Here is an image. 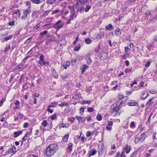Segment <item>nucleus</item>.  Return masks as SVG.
<instances>
[{
  "label": "nucleus",
  "mask_w": 157,
  "mask_h": 157,
  "mask_svg": "<svg viewBox=\"0 0 157 157\" xmlns=\"http://www.w3.org/2000/svg\"><path fill=\"white\" fill-rule=\"evenodd\" d=\"M58 149V146L57 144H52L47 148L45 153L47 155L51 156L55 154Z\"/></svg>",
  "instance_id": "1"
},
{
  "label": "nucleus",
  "mask_w": 157,
  "mask_h": 157,
  "mask_svg": "<svg viewBox=\"0 0 157 157\" xmlns=\"http://www.w3.org/2000/svg\"><path fill=\"white\" fill-rule=\"evenodd\" d=\"M145 139V135L144 133H143L139 137H136V136L134 141L136 144H137L139 142H142L144 141Z\"/></svg>",
  "instance_id": "2"
},
{
  "label": "nucleus",
  "mask_w": 157,
  "mask_h": 157,
  "mask_svg": "<svg viewBox=\"0 0 157 157\" xmlns=\"http://www.w3.org/2000/svg\"><path fill=\"white\" fill-rule=\"evenodd\" d=\"M61 20L58 21L54 25V27L57 29H59L62 27L63 24L61 23Z\"/></svg>",
  "instance_id": "3"
},
{
  "label": "nucleus",
  "mask_w": 157,
  "mask_h": 157,
  "mask_svg": "<svg viewBox=\"0 0 157 157\" xmlns=\"http://www.w3.org/2000/svg\"><path fill=\"white\" fill-rule=\"evenodd\" d=\"M120 109V107L119 104L117 105V104H114L113 105V108L112 107V112L113 113L114 112H118Z\"/></svg>",
  "instance_id": "4"
},
{
  "label": "nucleus",
  "mask_w": 157,
  "mask_h": 157,
  "mask_svg": "<svg viewBox=\"0 0 157 157\" xmlns=\"http://www.w3.org/2000/svg\"><path fill=\"white\" fill-rule=\"evenodd\" d=\"M29 13V12L28 10H24L22 16L21 17V19L24 20H25Z\"/></svg>",
  "instance_id": "5"
},
{
  "label": "nucleus",
  "mask_w": 157,
  "mask_h": 157,
  "mask_svg": "<svg viewBox=\"0 0 157 157\" xmlns=\"http://www.w3.org/2000/svg\"><path fill=\"white\" fill-rule=\"evenodd\" d=\"M76 118L78 121L79 123H83L84 122L86 119V117H83L78 116H76Z\"/></svg>",
  "instance_id": "6"
},
{
  "label": "nucleus",
  "mask_w": 157,
  "mask_h": 157,
  "mask_svg": "<svg viewBox=\"0 0 157 157\" xmlns=\"http://www.w3.org/2000/svg\"><path fill=\"white\" fill-rule=\"evenodd\" d=\"M128 105L129 106H138V103L135 100H132L130 102L128 103Z\"/></svg>",
  "instance_id": "7"
},
{
  "label": "nucleus",
  "mask_w": 157,
  "mask_h": 157,
  "mask_svg": "<svg viewBox=\"0 0 157 157\" xmlns=\"http://www.w3.org/2000/svg\"><path fill=\"white\" fill-rule=\"evenodd\" d=\"M85 59L86 60L88 64H90L91 63L92 60L90 55H87L85 57Z\"/></svg>",
  "instance_id": "8"
},
{
  "label": "nucleus",
  "mask_w": 157,
  "mask_h": 157,
  "mask_svg": "<svg viewBox=\"0 0 157 157\" xmlns=\"http://www.w3.org/2000/svg\"><path fill=\"white\" fill-rule=\"evenodd\" d=\"M123 149L125 150L126 153H128L131 150V147L129 146L127 144L125 146Z\"/></svg>",
  "instance_id": "9"
},
{
  "label": "nucleus",
  "mask_w": 157,
  "mask_h": 157,
  "mask_svg": "<svg viewBox=\"0 0 157 157\" xmlns=\"http://www.w3.org/2000/svg\"><path fill=\"white\" fill-rule=\"evenodd\" d=\"M22 133V132L21 131L15 132L13 133L14 137L15 138H17L18 136L21 135Z\"/></svg>",
  "instance_id": "10"
},
{
  "label": "nucleus",
  "mask_w": 157,
  "mask_h": 157,
  "mask_svg": "<svg viewBox=\"0 0 157 157\" xmlns=\"http://www.w3.org/2000/svg\"><path fill=\"white\" fill-rule=\"evenodd\" d=\"M39 56L40 61H39L38 63L40 64H41V62L44 61V55L41 53L39 54Z\"/></svg>",
  "instance_id": "11"
},
{
  "label": "nucleus",
  "mask_w": 157,
  "mask_h": 157,
  "mask_svg": "<svg viewBox=\"0 0 157 157\" xmlns=\"http://www.w3.org/2000/svg\"><path fill=\"white\" fill-rule=\"evenodd\" d=\"M146 92L145 91H143L140 96V98L141 100L145 99L146 98Z\"/></svg>",
  "instance_id": "12"
},
{
  "label": "nucleus",
  "mask_w": 157,
  "mask_h": 157,
  "mask_svg": "<svg viewBox=\"0 0 157 157\" xmlns=\"http://www.w3.org/2000/svg\"><path fill=\"white\" fill-rule=\"evenodd\" d=\"M31 1L33 3L39 4L44 2L45 0H31Z\"/></svg>",
  "instance_id": "13"
},
{
  "label": "nucleus",
  "mask_w": 157,
  "mask_h": 157,
  "mask_svg": "<svg viewBox=\"0 0 157 157\" xmlns=\"http://www.w3.org/2000/svg\"><path fill=\"white\" fill-rule=\"evenodd\" d=\"M114 29V27L111 24H109L108 25L105 27V29L107 30L110 31Z\"/></svg>",
  "instance_id": "14"
},
{
  "label": "nucleus",
  "mask_w": 157,
  "mask_h": 157,
  "mask_svg": "<svg viewBox=\"0 0 157 157\" xmlns=\"http://www.w3.org/2000/svg\"><path fill=\"white\" fill-rule=\"evenodd\" d=\"M8 151L9 152H12L14 153L16 152V147L14 146H12L9 149Z\"/></svg>",
  "instance_id": "15"
},
{
  "label": "nucleus",
  "mask_w": 157,
  "mask_h": 157,
  "mask_svg": "<svg viewBox=\"0 0 157 157\" xmlns=\"http://www.w3.org/2000/svg\"><path fill=\"white\" fill-rule=\"evenodd\" d=\"M154 99V98L153 97L152 98L150 99L147 102L146 104V105H147V106H149L150 105H151V103H153V101Z\"/></svg>",
  "instance_id": "16"
},
{
  "label": "nucleus",
  "mask_w": 157,
  "mask_h": 157,
  "mask_svg": "<svg viewBox=\"0 0 157 157\" xmlns=\"http://www.w3.org/2000/svg\"><path fill=\"white\" fill-rule=\"evenodd\" d=\"M115 33L117 36H120L121 33V32L119 28H117L115 31Z\"/></svg>",
  "instance_id": "17"
},
{
  "label": "nucleus",
  "mask_w": 157,
  "mask_h": 157,
  "mask_svg": "<svg viewBox=\"0 0 157 157\" xmlns=\"http://www.w3.org/2000/svg\"><path fill=\"white\" fill-rule=\"evenodd\" d=\"M86 109V106H84L81 107L80 108V112L79 113L81 115H82L84 112V110Z\"/></svg>",
  "instance_id": "18"
},
{
  "label": "nucleus",
  "mask_w": 157,
  "mask_h": 157,
  "mask_svg": "<svg viewBox=\"0 0 157 157\" xmlns=\"http://www.w3.org/2000/svg\"><path fill=\"white\" fill-rule=\"evenodd\" d=\"M88 67L89 66H88L86 65H83V67H82V73H83L84 72L86 69H88Z\"/></svg>",
  "instance_id": "19"
},
{
  "label": "nucleus",
  "mask_w": 157,
  "mask_h": 157,
  "mask_svg": "<svg viewBox=\"0 0 157 157\" xmlns=\"http://www.w3.org/2000/svg\"><path fill=\"white\" fill-rule=\"evenodd\" d=\"M97 153V151L95 150H91L90 152V153L89 155V156H93L95 155Z\"/></svg>",
  "instance_id": "20"
},
{
  "label": "nucleus",
  "mask_w": 157,
  "mask_h": 157,
  "mask_svg": "<svg viewBox=\"0 0 157 157\" xmlns=\"http://www.w3.org/2000/svg\"><path fill=\"white\" fill-rule=\"evenodd\" d=\"M48 31H44L43 32H41L40 33V37L42 38L46 34L48 33Z\"/></svg>",
  "instance_id": "21"
},
{
  "label": "nucleus",
  "mask_w": 157,
  "mask_h": 157,
  "mask_svg": "<svg viewBox=\"0 0 157 157\" xmlns=\"http://www.w3.org/2000/svg\"><path fill=\"white\" fill-rule=\"evenodd\" d=\"M85 41L87 44H90L91 43L92 40L90 38H88L85 39Z\"/></svg>",
  "instance_id": "22"
},
{
  "label": "nucleus",
  "mask_w": 157,
  "mask_h": 157,
  "mask_svg": "<svg viewBox=\"0 0 157 157\" xmlns=\"http://www.w3.org/2000/svg\"><path fill=\"white\" fill-rule=\"evenodd\" d=\"M69 135L68 134H67L66 135L64 136L63 138V141L64 142H66L69 137Z\"/></svg>",
  "instance_id": "23"
},
{
  "label": "nucleus",
  "mask_w": 157,
  "mask_h": 157,
  "mask_svg": "<svg viewBox=\"0 0 157 157\" xmlns=\"http://www.w3.org/2000/svg\"><path fill=\"white\" fill-rule=\"evenodd\" d=\"M96 118L98 121H101L102 119V116L99 113L97 115Z\"/></svg>",
  "instance_id": "24"
},
{
  "label": "nucleus",
  "mask_w": 157,
  "mask_h": 157,
  "mask_svg": "<svg viewBox=\"0 0 157 157\" xmlns=\"http://www.w3.org/2000/svg\"><path fill=\"white\" fill-rule=\"evenodd\" d=\"M80 48H81V45L79 44L78 45H76L75 47V48L74 49V50L75 51H78L80 49Z\"/></svg>",
  "instance_id": "25"
},
{
  "label": "nucleus",
  "mask_w": 157,
  "mask_h": 157,
  "mask_svg": "<svg viewBox=\"0 0 157 157\" xmlns=\"http://www.w3.org/2000/svg\"><path fill=\"white\" fill-rule=\"evenodd\" d=\"M73 146V144L71 143H69L68 144V148L69 150L71 151L72 150V147Z\"/></svg>",
  "instance_id": "26"
},
{
  "label": "nucleus",
  "mask_w": 157,
  "mask_h": 157,
  "mask_svg": "<svg viewBox=\"0 0 157 157\" xmlns=\"http://www.w3.org/2000/svg\"><path fill=\"white\" fill-rule=\"evenodd\" d=\"M58 105L59 106H67L69 105V104L67 102H64L59 104Z\"/></svg>",
  "instance_id": "27"
},
{
  "label": "nucleus",
  "mask_w": 157,
  "mask_h": 157,
  "mask_svg": "<svg viewBox=\"0 0 157 157\" xmlns=\"http://www.w3.org/2000/svg\"><path fill=\"white\" fill-rule=\"evenodd\" d=\"M13 37V35H9L8 36L5 37L4 38V39L6 41H7L8 40L11 39Z\"/></svg>",
  "instance_id": "28"
},
{
  "label": "nucleus",
  "mask_w": 157,
  "mask_h": 157,
  "mask_svg": "<svg viewBox=\"0 0 157 157\" xmlns=\"http://www.w3.org/2000/svg\"><path fill=\"white\" fill-rule=\"evenodd\" d=\"M41 124L44 127H46L47 124V121L46 120H44L42 122Z\"/></svg>",
  "instance_id": "29"
},
{
  "label": "nucleus",
  "mask_w": 157,
  "mask_h": 157,
  "mask_svg": "<svg viewBox=\"0 0 157 157\" xmlns=\"http://www.w3.org/2000/svg\"><path fill=\"white\" fill-rule=\"evenodd\" d=\"M130 128H133L136 127V125L135 124V122L134 121H132L130 124Z\"/></svg>",
  "instance_id": "30"
},
{
  "label": "nucleus",
  "mask_w": 157,
  "mask_h": 157,
  "mask_svg": "<svg viewBox=\"0 0 157 157\" xmlns=\"http://www.w3.org/2000/svg\"><path fill=\"white\" fill-rule=\"evenodd\" d=\"M60 11L59 9H57L56 10H54L52 11V14H56Z\"/></svg>",
  "instance_id": "31"
},
{
  "label": "nucleus",
  "mask_w": 157,
  "mask_h": 157,
  "mask_svg": "<svg viewBox=\"0 0 157 157\" xmlns=\"http://www.w3.org/2000/svg\"><path fill=\"white\" fill-rule=\"evenodd\" d=\"M15 21H13L8 23V25H9L13 26L15 25Z\"/></svg>",
  "instance_id": "32"
},
{
  "label": "nucleus",
  "mask_w": 157,
  "mask_h": 157,
  "mask_svg": "<svg viewBox=\"0 0 157 157\" xmlns=\"http://www.w3.org/2000/svg\"><path fill=\"white\" fill-rule=\"evenodd\" d=\"M91 6L89 5L87 6L85 10V11L86 12H87L91 8Z\"/></svg>",
  "instance_id": "33"
},
{
  "label": "nucleus",
  "mask_w": 157,
  "mask_h": 157,
  "mask_svg": "<svg viewBox=\"0 0 157 157\" xmlns=\"http://www.w3.org/2000/svg\"><path fill=\"white\" fill-rule=\"evenodd\" d=\"M91 103V102L90 101L88 100V101H83L81 104L82 105L85 104H90Z\"/></svg>",
  "instance_id": "34"
},
{
  "label": "nucleus",
  "mask_w": 157,
  "mask_h": 157,
  "mask_svg": "<svg viewBox=\"0 0 157 157\" xmlns=\"http://www.w3.org/2000/svg\"><path fill=\"white\" fill-rule=\"evenodd\" d=\"M23 67V65L22 64L18 65V66H16L14 68V69L15 70H17L18 69L21 68Z\"/></svg>",
  "instance_id": "35"
},
{
  "label": "nucleus",
  "mask_w": 157,
  "mask_h": 157,
  "mask_svg": "<svg viewBox=\"0 0 157 157\" xmlns=\"http://www.w3.org/2000/svg\"><path fill=\"white\" fill-rule=\"evenodd\" d=\"M93 133L90 131H88L86 133V136L88 137L92 135Z\"/></svg>",
  "instance_id": "36"
},
{
  "label": "nucleus",
  "mask_w": 157,
  "mask_h": 157,
  "mask_svg": "<svg viewBox=\"0 0 157 157\" xmlns=\"http://www.w3.org/2000/svg\"><path fill=\"white\" fill-rule=\"evenodd\" d=\"M75 120V118L74 117H69L68 118L67 120L68 121H70L72 122L74 121Z\"/></svg>",
  "instance_id": "37"
},
{
  "label": "nucleus",
  "mask_w": 157,
  "mask_h": 157,
  "mask_svg": "<svg viewBox=\"0 0 157 157\" xmlns=\"http://www.w3.org/2000/svg\"><path fill=\"white\" fill-rule=\"evenodd\" d=\"M151 63V61H150L149 60L148 61L147 63L145 64V67H149Z\"/></svg>",
  "instance_id": "38"
},
{
  "label": "nucleus",
  "mask_w": 157,
  "mask_h": 157,
  "mask_svg": "<svg viewBox=\"0 0 157 157\" xmlns=\"http://www.w3.org/2000/svg\"><path fill=\"white\" fill-rule=\"evenodd\" d=\"M10 46L9 45L7 46L4 50V52L6 53V52L7 51H8L10 49Z\"/></svg>",
  "instance_id": "39"
},
{
  "label": "nucleus",
  "mask_w": 157,
  "mask_h": 157,
  "mask_svg": "<svg viewBox=\"0 0 157 157\" xmlns=\"http://www.w3.org/2000/svg\"><path fill=\"white\" fill-rule=\"evenodd\" d=\"M57 114L56 113H54L51 116V117L52 120H55Z\"/></svg>",
  "instance_id": "40"
},
{
  "label": "nucleus",
  "mask_w": 157,
  "mask_h": 157,
  "mask_svg": "<svg viewBox=\"0 0 157 157\" xmlns=\"http://www.w3.org/2000/svg\"><path fill=\"white\" fill-rule=\"evenodd\" d=\"M75 17L76 15L74 13H72V14L70 18L71 20H72Z\"/></svg>",
  "instance_id": "41"
},
{
  "label": "nucleus",
  "mask_w": 157,
  "mask_h": 157,
  "mask_svg": "<svg viewBox=\"0 0 157 157\" xmlns=\"http://www.w3.org/2000/svg\"><path fill=\"white\" fill-rule=\"evenodd\" d=\"M28 134H29V132H27L25 134V136L23 137L22 138V140L24 141H25L26 140V136H27L28 135H28Z\"/></svg>",
  "instance_id": "42"
},
{
  "label": "nucleus",
  "mask_w": 157,
  "mask_h": 157,
  "mask_svg": "<svg viewBox=\"0 0 157 157\" xmlns=\"http://www.w3.org/2000/svg\"><path fill=\"white\" fill-rule=\"evenodd\" d=\"M157 20V16L154 17L153 18L150 20L151 22H154Z\"/></svg>",
  "instance_id": "43"
},
{
  "label": "nucleus",
  "mask_w": 157,
  "mask_h": 157,
  "mask_svg": "<svg viewBox=\"0 0 157 157\" xmlns=\"http://www.w3.org/2000/svg\"><path fill=\"white\" fill-rule=\"evenodd\" d=\"M120 157H126L124 151H123L121 152Z\"/></svg>",
  "instance_id": "44"
},
{
  "label": "nucleus",
  "mask_w": 157,
  "mask_h": 157,
  "mask_svg": "<svg viewBox=\"0 0 157 157\" xmlns=\"http://www.w3.org/2000/svg\"><path fill=\"white\" fill-rule=\"evenodd\" d=\"M123 95L121 94H119L117 96V98L119 99H121L123 98Z\"/></svg>",
  "instance_id": "45"
},
{
  "label": "nucleus",
  "mask_w": 157,
  "mask_h": 157,
  "mask_svg": "<svg viewBox=\"0 0 157 157\" xmlns=\"http://www.w3.org/2000/svg\"><path fill=\"white\" fill-rule=\"evenodd\" d=\"M106 127V128L109 130H110L112 129V126L109 125H107Z\"/></svg>",
  "instance_id": "46"
},
{
  "label": "nucleus",
  "mask_w": 157,
  "mask_h": 157,
  "mask_svg": "<svg viewBox=\"0 0 157 157\" xmlns=\"http://www.w3.org/2000/svg\"><path fill=\"white\" fill-rule=\"evenodd\" d=\"M87 110L89 112H91L94 111V109L88 107L87 108Z\"/></svg>",
  "instance_id": "47"
},
{
  "label": "nucleus",
  "mask_w": 157,
  "mask_h": 157,
  "mask_svg": "<svg viewBox=\"0 0 157 157\" xmlns=\"http://www.w3.org/2000/svg\"><path fill=\"white\" fill-rule=\"evenodd\" d=\"M42 62L43 64L46 66H47V65H48L49 64V62H45L44 61H43Z\"/></svg>",
  "instance_id": "48"
},
{
  "label": "nucleus",
  "mask_w": 157,
  "mask_h": 157,
  "mask_svg": "<svg viewBox=\"0 0 157 157\" xmlns=\"http://www.w3.org/2000/svg\"><path fill=\"white\" fill-rule=\"evenodd\" d=\"M47 111L48 112H50V113H52L53 112V109H51L50 108L48 107L47 109Z\"/></svg>",
  "instance_id": "49"
},
{
  "label": "nucleus",
  "mask_w": 157,
  "mask_h": 157,
  "mask_svg": "<svg viewBox=\"0 0 157 157\" xmlns=\"http://www.w3.org/2000/svg\"><path fill=\"white\" fill-rule=\"evenodd\" d=\"M5 101V99L4 98H3L2 99L0 102V106H1L2 105L3 103Z\"/></svg>",
  "instance_id": "50"
},
{
  "label": "nucleus",
  "mask_w": 157,
  "mask_h": 157,
  "mask_svg": "<svg viewBox=\"0 0 157 157\" xmlns=\"http://www.w3.org/2000/svg\"><path fill=\"white\" fill-rule=\"evenodd\" d=\"M113 123L112 121H109L108 122V124L107 125L111 126L112 127L113 125Z\"/></svg>",
  "instance_id": "51"
},
{
  "label": "nucleus",
  "mask_w": 157,
  "mask_h": 157,
  "mask_svg": "<svg viewBox=\"0 0 157 157\" xmlns=\"http://www.w3.org/2000/svg\"><path fill=\"white\" fill-rule=\"evenodd\" d=\"M50 11V10H49V11H46L44 14H43V15L44 16H46L49 13V12Z\"/></svg>",
  "instance_id": "52"
},
{
  "label": "nucleus",
  "mask_w": 157,
  "mask_h": 157,
  "mask_svg": "<svg viewBox=\"0 0 157 157\" xmlns=\"http://www.w3.org/2000/svg\"><path fill=\"white\" fill-rule=\"evenodd\" d=\"M29 124L28 123H25L23 124V127L25 128H26L28 126Z\"/></svg>",
  "instance_id": "53"
},
{
  "label": "nucleus",
  "mask_w": 157,
  "mask_h": 157,
  "mask_svg": "<svg viewBox=\"0 0 157 157\" xmlns=\"http://www.w3.org/2000/svg\"><path fill=\"white\" fill-rule=\"evenodd\" d=\"M33 98H34V103L35 104H36V101H37V99H36V97H34V96H33Z\"/></svg>",
  "instance_id": "54"
},
{
  "label": "nucleus",
  "mask_w": 157,
  "mask_h": 157,
  "mask_svg": "<svg viewBox=\"0 0 157 157\" xmlns=\"http://www.w3.org/2000/svg\"><path fill=\"white\" fill-rule=\"evenodd\" d=\"M31 4V2L29 1H27L26 2V5L28 6H30Z\"/></svg>",
  "instance_id": "55"
},
{
  "label": "nucleus",
  "mask_w": 157,
  "mask_h": 157,
  "mask_svg": "<svg viewBox=\"0 0 157 157\" xmlns=\"http://www.w3.org/2000/svg\"><path fill=\"white\" fill-rule=\"evenodd\" d=\"M70 65V63L69 62L67 61L66 63V66L67 67H69Z\"/></svg>",
  "instance_id": "56"
},
{
  "label": "nucleus",
  "mask_w": 157,
  "mask_h": 157,
  "mask_svg": "<svg viewBox=\"0 0 157 157\" xmlns=\"http://www.w3.org/2000/svg\"><path fill=\"white\" fill-rule=\"evenodd\" d=\"M132 91H126V93L127 95H129L132 94Z\"/></svg>",
  "instance_id": "57"
},
{
  "label": "nucleus",
  "mask_w": 157,
  "mask_h": 157,
  "mask_svg": "<svg viewBox=\"0 0 157 157\" xmlns=\"http://www.w3.org/2000/svg\"><path fill=\"white\" fill-rule=\"evenodd\" d=\"M136 154V151L134 152L131 155V157H133Z\"/></svg>",
  "instance_id": "58"
},
{
  "label": "nucleus",
  "mask_w": 157,
  "mask_h": 157,
  "mask_svg": "<svg viewBox=\"0 0 157 157\" xmlns=\"http://www.w3.org/2000/svg\"><path fill=\"white\" fill-rule=\"evenodd\" d=\"M118 86V85L117 84H116L115 86H114L113 88H112V90H115L116 89V88Z\"/></svg>",
  "instance_id": "59"
},
{
  "label": "nucleus",
  "mask_w": 157,
  "mask_h": 157,
  "mask_svg": "<svg viewBox=\"0 0 157 157\" xmlns=\"http://www.w3.org/2000/svg\"><path fill=\"white\" fill-rule=\"evenodd\" d=\"M120 152H117L116 154L115 157H120Z\"/></svg>",
  "instance_id": "60"
},
{
  "label": "nucleus",
  "mask_w": 157,
  "mask_h": 157,
  "mask_svg": "<svg viewBox=\"0 0 157 157\" xmlns=\"http://www.w3.org/2000/svg\"><path fill=\"white\" fill-rule=\"evenodd\" d=\"M144 82H141L140 83V87H143L144 86Z\"/></svg>",
  "instance_id": "61"
},
{
  "label": "nucleus",
  "mask_w": 157,
  "mask_h": 157,
  "mask_svg": "<svg viewBox=\"0 0 157 157\" xmlns=\"http://www.w3.org/2000/svg\"><path fill=\"white\" fill-rule=\"evenodd\" d=\"M40 25H39V24H37L36 26H35L34 27V28L36 29H37L39 27H40Z\"/></svg>",
  "instance_id": "62"
},
{
  "label": "nucleus",
  "mask_w": 157,
  "mask_h": 157,
  "mask_svg": "<svg viewBox=\"0 0 157 157\" xmlns=\"http://www.w3.org/2000/svg\"><path fill=\"white\" fill-rule=\"evenodd\" d=\"M39 131L38 129L36 130V131L35 134L36 135H37L39 134Z\"/></svg>",
  "instance_id": "63"
},
{
  "label": "nucleus",
  "mask_w": 157,
  "mask_h": 157,
  "mask_svg": "<svg viewBox=\"0 0 157 157\" xmlns=\"http://www.w3.org/2000/svg\"><path fill=\"white\" fill-rule=\"evenodd\" d=\"M151 154L147 153H146L145 154V155L146 157H149L151 156Z\"/></svg>",
  "instance_id": "64"
}]
</instances>
